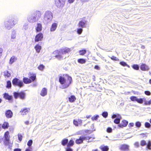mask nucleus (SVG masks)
<instances>
[{
    "instance_id": "1",
    "label": "nucleus",
    "mask_w": 151,
    "mask_h": 151,
    "mask_svg": "<svg viewBox=\"0 0 151 151\" xmlns=\"http://www.w3.org/2000/svg\"><path fill=\"white\" fill-rule=\"evenodd\" d=\"M19 19L10 16L8 19L5 20L3 22V26L5 29L10 30L17 24Z\"/></svg>"
},
{
    "instance_id": "2",
    "label": "nucleus",
    "mask_w": 151,
    "mask_h": 151,
    "mask_svg": "<svg viewBox=\"0 0 151 151\" xmlns=\"http://www.w3.org/2000/svg\"><path fill=\"white\" fill-rule=\"evenodd\" d=\"M70 51V48L65 47L64 48L62 49L59 51L56 50L53 52V54L55 55V57L58 59L60 60L63 58H66V56H64V55Z\"/></svg>"
},
{
    "instance_id": "3",
    "label": "nucleus",
    "mask_w": 151,
    "mask_h": 151,
    "mask_svg": "<svg viewBox=\"0 0 151 151\" xmlns=\"http://www.w3.org/2000/svg\"><path fill=\"white\" fill-rule=\"evenodd\" d=\"M41 15V12L39 11H36L32 13L28 14L27 19L29 23H34L38 19V17H40Z\"/></svg>"
},
{
    "instance_id": "4",
    "label": "nucleus",
    "mask_w": 151,
    "mask_h": 151,
    "mask_svg": "<svg viewBox=\"0 0 151 151\" xmlns=\"http://www.w3.org/2000/svg\"><path fill=\"white\" fill-rule=\"evenodd\" d=\"M72 78L68 75L65 76V78L62 76H60L59 78V81L61 84H64L63 86V88L68 87L71 83Z\"/></svg>"
},
{
    "instance_id": "5",
    "label": "nucleus",
    "mask_w": 151,
    "mask_h": 151,
    "mask_svg": "<svg viewBox=\"0 0 151 151\" xmlns=\"http://www.w3.org/2000/svg\"><path fill=\"white\" fill-rule=\"evenodd\" d=\"M53 19V14L50 11L45 12L43 15V22L45 24H47Z\"/></svg>"
},
{
    "instance_id": "6",
    "label": "nucleus",
    "mask_w": 151,
    "mask_h": 151,
    "mask_svg": "<svg viewBox=\"0 0 151 151\" xmlns=\"http://www.w3.org/2000/svg\"><path fill=\"white\" fill-rule=\"evenodd\" d=\"M94 137H91L86 135H83L81 136L79 138L77 139L76 141V143L77 144H80L82 143L84 140H88V142H91L93 141L94 139Z\"/></svg>"
},
{
    "instance_id": "7",
    "label": "nucleus",
    "mask_w": 151,
    "mask_h": 151,
    "mask_svg": "<svg viewBox=\"0 0 151 151\" xmlns=\"http://www.w3.org/2000/svg\"><path fill=\"white\" fill-rule=\"evenodd\" d=\"M12 84L14 86H17L21 88L24 86L22 81L17 78H14L12 81Z\"/></svg>"
},
{
    "instance_id": "8",
    "label": "nucleus",
    "mask_w": 151,
    "mask_h": 151,
    "mask_svg": "<svg viewBox=\"0 0 151 151\" xmlns=\"http://www.w3.org/2000/svg\"><path fill=\"white\" fill-rule=\"evenodd\" d=\"M14 96L16 99L19 97L21 99L24 100L25 97V93L22 91L20 92H14Z\"/></svg>"
},
{
    "instance_id": "9",
    "label": "nucleus",
    "mask_w": 151,
    "mask_h": 151,
    "mask_svg": "<svg viewBox=\"0 0 151 151\" xmlns=\"http://www.w3.org/2000/svg\"><path fill=\"white\" fill-rule=\"evenodd\" d=\"M66 0H55V4L57 7L61 8L64 6Z\"/></svg>"
},
{
    "instance_id": "10",
    "label": "nucleus",
    "mask_w": 151,
    "mask_h": 151,
    "mask_svg": "<svg viewBox=\"0 0 151 151\" xmlns=\"http://www.w3.org/2000/svg\"><path fill=\"white\" fill-rule=\"evenodd\" d=\"M43 37V35L41 33H39L37 35L35 38V41L37 42L41 41Z\"/></svg>"
},
{
    "instance_id": "11",
    "label": "nucleus",
    "mask_w": 151,
    "mask_h": 151,
    "mask_svg": "<svg viewBox=\"0 0 151 151\" xmlns=\"http://www.w3.org/2000/svg\"><path fill=\"white\" fill-rule=\"evenodd\" d=\"M129 146L127 145L124 144L122 145L120 147L121 150L123 151H128Z\"/></svg>"
},
{
    "instance_id": "12",
    "label": "nucleus",
    "mask_w": 151,
    "mask_h": 151,
    "mask_svg": "<svg viewBox=\"0 0 151 151\" xmlns=\"http://www.w3.org/2000/svg\"><path fill=\"white\" fill-rule=\"evenodd\" d=\"M128 124L127 121L124 120L122 121L118 125V126L120 128H122L123 127H126Z\"/></svg>"
},
{
    "instance_id": "13",
    "label": "nucleus",
    "mask_w": 151,
    "mask_h": 151,
    "mask_svg": "<svg viewBox=\"0 0 151 151\" xmlns=\"http://www.w3.org/2000/svg\"><path fill=\"white\" fill-rule=\"evenodd\" d=\"M5 114L8 118H11L12 116L13 113L10 110H7L5 112Z\"/></svg>"
},
{
    "instance_id": "14",
    "label": "nucleus",
    "mask_w": 151,
    "mask_h": 151,
    "mask_svg": "<svg viewBox=\"0 0 151 151\" xmlns=\"http://www.w3.org/2000/svg\"><path fill=\"white\" fill-rule=\"evenodd\" d=\"M29 77L32 82L34 81L36 79V75L35 73H30L29 74Z\"/></svg>"
},
{
    "instance_id": "15",
    "label": "nucleus",
    "mask_w": 151,
    "mask_h": 151,
    "mask_svg": "<svg viewBox=\"0 0 151 151\" xmlns=\"http://www.w3.org/2000/svg\"><path fill=\"white\" fill-rule=\"evenodd\" d=\"M29 110V109L28 108H24L21 110L20 112L22 113L21 114L22 115L26 114L28 112Z\"/></svg>"
},
{
    "instance_id": "16",
    "label": "nucleus",
    "mask_w": 151,
    "mask_h": 151,
    "mask_svg": "<svg viewBox=\"0 0 151 151\" xmlns=\"http://www.w3.org/2000/svg\"><path fill=\"white\" fill-rule=\"evenodd\" d=\"M42 25L40 23H37L36 27V30L37 32H38L41 31L42 30Z\"/></svg>"
},
{
    "instance_id": "17",
    "label": "nucleus",
    "mask_w": 151,
    "mask_h": 151,
    "mask_svg": "<svg viewBox=\"0 0 151 151\" xmlns=\"http://www.w3.org/2000/svg\"><path fill=\"white\" fill-rule=\"evenodd\" d=\"M40 95L42 96H44L47 94V89L45 88H43L41 91L40 93Z\"/></svg>"
},
{
    "instance_id": "18",
    "label": "nucleus",
    "mask_w": 151,
    "mask_h": 151,
    "mask_svg": "<svg viewBox=\"0 0 151 151\" xmlns=\"http://www.w3.org/2000/svg\"><path fill=\"white\" fill-rule=\"evenodd\" d=\"M141 69L143 71L148 70L149 69L148 67L145 64H142L140 66Z\"/></svg>"
},
{
    "instance_id": "19",
    "label": "nucleus",
    "mask_w": 151,
    "mask_h": 151,
    "mask_svg": "<svg viewBox=\"0 0 151 151\" xmlns=\"http://www.w3.org/2000/svg\"><path fill=\"white\" fill-rule=\"evenodd\" d=\"M23 81L25 84H29L32 82V80L29 78L24 77L23 78Z\"/></svg>"
},
{
    "instance_id": "20",
    "label": "nucleus",
    "mask_w": 151,
    "mask_h": 151,
    "mask_svg": "<svg viewBox=\"0 0 151 151\" xmlns=\"http://www.w3.org/2000/svg\"><path fill=\"white\" fill-rule=\"evenodd\" d=\"M57 26L58 24L56 23L52 24L50 29V31L53 32L55 31L56 30Z\"/></svg>"
},
{
    "instance_id": "21",
    "label": "nucleus",
    "mask_w": 151,
    "mask_h": 151,
    "mask_svg": "<svg viewBox=\"0 0 151 151\" xmlns=\"http://www.w3.org/2000/svg\"><path fill=\"white\" fill-rule=\"evenodd\" d=\"M16 31L15 30L13 29L12 30L11 35V38L12 39H14L16 37Z\"/></svg>"
},
{
    "instance_id": "22",
    "label": "nucleus",
    "mask_w": 151,
    "mask_h": 151,
    "mask_svg": "<svg viewBox=\"0 0 151 151\" xmlns=\"http://www.w3.org/2000/svg\"><path fill=\"white\" fill-rule=\"evenodd\" d=\"M86 22H84L82 20L80 21L78 24V27L81 28H83L85 27Z\"/></svg>"
},
{
    "instance_id": "23",
    "label": "nucleus",
    "mask_w": 151,
    "mask_h": 151,
    "mask_svg": "<svg viewBox=\"0 0 151 151\" xmlns=\"http://www.w3.org/2000/svg\"><path fill=\"white\" fill-rule=\"evenodd\" d=\"M4 97L6 99L11 100L12 99V97L9 95L8 93H5L4 94Z\"/></svg>"
},
{
    "instance_id": "24",
    "label": "nucleus",
    "mask_w": 151,
    "mask_h": 151,
    "mask_svg": "<svg viewBox=\"0 0 151 151\" xmlns=\"http://www.w3.org/2000/svg\"><path fill=\"white\" fill-rule=\"evenodd\" d=\"M122 119L121 116H118L117 118H116L114 120V122L116 124H118L120 122V119Z\"/></svg>"
},
{
    "instance_id": "25",
    "label": "nucleus",
    "mask_w": 151,
    "mask_h": 151,
    "mask_svg": "<svg viewBox=\"0 0 151 151\" xmlns=\"http://www.w3.org/2000/svg\"><path fill=\"white\" fill-rule=\"evenodd\" d=\"M68 99L70 102H73L76 100V98L74 95H72L68 98Z\"/></svg>"
},
{
    "instance_id": "26",
    "label": "nucleus",
    "mask_w": 151,
    "mask_h": 151,
    "mask_svg": "<svg viewBox=\"0 0 151 151\" xmlns=\"http://www.w3.org/2000/svg\"><path fill=\"white\" fill-rule=\"evenodd\" d=\"M9 132L8 131H7L5 132L4 134L5 139L7 142H9Z\"/></svg>"
},
{
    "instance_id": "27",
    "label": "nucleus",
    "mask_w": 151,
    "mask_h": 151,
    "mask_svg": "<svg viewBox=\"0 0 151 151\" xmlns=\"http://www.w3.org/2000/svg\"><path fill=\"white\" fill-rule=\"evenodd\" d=\"M4 75L6 78H9L11 76V73L8 71H6L4 72Z\"/></svg>"
},
{
    "instance_id": "28",
    "label": "nucleus",
    "mask_w": 151,
    "mask_h": 151,
    "mask_svg": "<svg viewBox=\"0 0 151 151\" xmlns=\"http://www.w3.org/2000/svg\"><path fill=\"white\" fill-rule=\"evenodd\" d=\"M17 60V58L14 56H13L10 58L9 62L10 64H12Z\"/></svg>"
},
{
    "instance_id": "29",
    "label": "nucleus",
    "mask_w": 151,
    "mask_h": 151,
    "mask_svg": "<svg viewBox=\"0 0 151 151\" xmlns=\"http://www.w3.org/2000/svg\"><path fill=\"white\" fill-rule=\"evenodd\" d=\"M36 51L38 53H39L41 49V47L38 44L35 47Z\"/></svg>"
},
{
    "instance_id": "30",
    "label": "nucleus",
    "mask_w": 151,
    "mask_h": 151,
    "mask_svg": "<svg viewBox=\"0 0 151 151\" xmlns=\"http://www.w3.org/2000/svg\"><path fill=\"white\" fill-rule=\"evenodd\" d=\"M9 126L8 123L6 122H4L3 124L2 125V127L3 129H5L7 128Z\"/></svg>"
},
{
    "instance_id": "31",
    "label": "nucleus",
    "mask_w": 151,
    "mask_h": 151,
    "mask_svg": "<svg viewBox=\"0 0 151 151\" xmlns=\"http://www.w3.org/2000/svg\"><path fill=\"white\" fill-rule=\"evenodd\" d=\"M68 142V139H64L62 140V144L63 146L66 145Z\"/></svg>"
},
{
    "instance_id": "32",
    "label": "nucleus",
    "mask_w": 151,
    "mask_h": 151,
    "mask_svg": "<svg viewBox=\"0 0 151 151\" xmlns=\"http://www.w3.org/2000/svg\"><path fill=\"white\" fill-rule=\"evenodd\" d=\"M78 62L81 64L85 63L86 62L85 59L83 58H80L78 60Z\"/></svg>"
},
{
    "instance_id": "33",
    "label": "nucleus",
    "mask_w": 151,
    "mask_h": 151,
    "mask_svg": "<svg viewBox=\"0 0 151 151\" xmlns=\"http://www.w3.org/2000/svg\"><path fill=\"white\" fill-rule=\"evenodd\" d=\"M101 149L102 151H108L109 148L107 146H101Z\"/></svg>"
},
{
    "instance_id": "34",
    "label": "nucleus",
    "mask_w": 151,
    "mask_h": 151,
    "mask_svg": "<svg viewBox=\"0 0 151 151\" xmlns=\"http://www.w3.org/2000/svg\"><path fill=\"white\" fill-rule=\"evenodd\" d=\"M12 84L10 81H8L7 82V84L6 86V88H10L11 87Z\"/></svg>"
},
{
    "instance_id": "35",
    "label": "nucleus",
    "mask_w": 151,
    "mask_h": 151,
    "mask_svg": "<svg viewBox=\"0 0 151 151\" xmlns=\"http://www.w3.org/2000/svg\"><path fill=\"white\" fill-rule=\"evenodd\" d=\"M120 64L123 66H127L128 67V68H130V66L128 65L127 63H125V62H123V61H122V62H120Z\"/></svg>"
},
{
    "instance_id": "36",
    "label": "nucleus",
    "mask_w": 151,
    "mask_h": 151,
    "mask_svg": "<svg viewBox=\"0 0 151 151\" xmlns=\"http://www.w3.org/2000/svg\"><path fill=\"white\" fill-rule=\"evenodd\" d=\"M74 144V141L72 140H70L69 143L68 144L67 146L70 147L72 146Z\"/></svg>"
},
{
    "instance_id": "37",
    "label": "nucleus",
    "mask_w": 151,
    "mask_h": 151,
    "mask_svg": "<svg viewBox=\"0 0 151 151\" xmlns=\"http://www.w3.org/2000/svg\"><path fill=\"white\" fill-rule=\"evenodd\" d=\"M132 68L136 70H138L139 69V66L137 64H134L132 66Z\"/></svg>"
},
{
    "instance_id": "38",
    "label": "nucleus",
    "mask_w": 151,
    "mask_h": 151,
    "mask_svg": "<svg viewBox=\"0 0 151 151\" xmlns=\"http://www.w3.org/2000/svg\"><path fill=\"white\" fill-rule=\"evenodd\" d=\"M28 27V24L27 23H25L23 26V29L24 30H27Z\"/></svg>"
},
{
    "instance_id": "39",
    "label": "nucleus",
    "mask_w": 151,
    "mask_h": 151,
    "mask_svg": "<svg viewBox=\"0 0 151 151\" xmlns=\"http://www.w3.org/2000/svg\"><path fill=\"white\" fill-rule=\"evenodd\" d=\"M86 50H80L79 51V53L80 55H83L86 53Z\"/></svg>"
},
{
    "instance_id": "40",
    "label": "nucleus",
    "mask_w": 151,
    "mask_h": 151,
    "mask_svg": "<svg viewBox=\"0 0 151 151\" xmlns=\"http://www.w3.org/2000/svg\"><path fill=\"white\" fill-rule=\"evenodd\" d=\"M99 117V116L98 115H96L95 116H94L93 117H92L91 118V119L93 120H97V119Z\"/></svg>"
},
{
    "instance_id": "41",
    "label": "nucleus",
    "mask_w": 151,
    "mask_h": 151,
    "mask_svg": "<svg viewBox=\"0 0 151 151\" xmlns=\"http://www.w3.org/2000/svg\"><path fill=\"white\" fill-rule=\"evenodd\" d=\"M135 126L138 128L140 127L141 126V123L139 121L136 122L135 123Z\"/></svg>"
},
{
    "instance_id": "42",
    "label": "nucleus",
    "mask_w": 151,
    "mask_h": 151,
    "mask_svg": "<svg viewBox=\"0 0 151 151\" xmlns=\"http://www.w3.org/2000/svg\"><path fill=\"white\" fill-rule=\"evenodd\" d=\"M102 115L104 118H106L108 115V112L106 111H104L102 113Z\"/></svg>"
},
{
    "instance_id": "43",
    "label": "nucleus",
    "mask_w": 151,
    "mask_h": 151,
    "mask_svg": "<svg viewBox=\"0 0 151 151\" xmlns=\"http://www.w3.org/2000/svg\"><path fill=\"white\" fill-rule=\"evenodd\" d=\"M38 68L39 70L42 71L45 68V66L42 64H41L38 67Z\"/></svg>"
},
{
    "instance_id": "44",
    "label": "nucleus",
    "mask_w": 151,
    "mask_h": 151,
    "mask_svg": "<svg viewBox=\"0 0 151 151\" xmlns=\"http://www.w3.org/2000/svg\"><path fill=\"white\" fill-rule=\"evenodd\" d=\"M145 127L146 128H150V127L151 125L150 123L148 122H146L145 123Z\"/></svg>"
},
{
    "instance_id": "45",
    "label": "nucleus",
    "mask_w": 151,
    "mask_h": 151,
    "mask_svg": "<svg viewBox=\"0 0 151 151\" xmlns=\"http://www.w3.org/2000/svg\"><path fill=\"white\" fill-rule=\"evenodd\" d=\"M151 142L150 141H149L148 142V143L147 145V148L150 150H151Z\"/></svg>"
},
{
    "instance_id": "46",
    "label": "nucleus",
    "mask_w": 151,
    "mask_h": 151,
    "mask_svg": "<svg viewBox=\"0 0 151 151\" xmlns=\"http://www.w3.org/2000/svg\"><path fill=\"white\" fill-rule=\"evenodd\" d=\"M147 145L146 141L144 140H142L141 141L140 145L142 146H144Z\"/></svg>"
},
{
    "instance_id": "47",
    "label": "nucleus",
    "mask_w": 151,
    "mask_h": 151,
    "mask_svg": "<svg viewBox=\"0 0 151 151\" xmlns=\"http://www.w3.org/2000/svg\"><path fill=\"white\" fill-rule=\"evenodd\" d=\"M137 98L135 96H132L130 97V99L132 101H137Z\"/></svg>"
},
{
    "instance_id": "48",
    "label": "nucleus",
    "mask_w": 151,
    "mask_h": 151,
    "mask_svg": "<svg viewBox=\"0 0 151 151\" xmlns=\"http://www.w3.org/2000/svg\"><path fill=\"white\" fill-rule=\"evenodd\" d=\"M33 141L31 139L29 140L27 143V145L28 146H29V147H30L31 146L32 144Z\"/></svg>"
},
{
    "instance_id": "49",
    "label": "nucleus",
    "mask_w": 151,
    "mask_h": 151,
    "mask_svg": "<svg viewBox=\"0 0 151 151\" xmlns=\"http://www.w3.org/2000/svg\"><path fill=\"white\" fill-rule=\"evenodd\" d=\"M121 116L120 114H114L111 117V118L112 119H114V118H117L118 116Z\"/></svg>"
},
{
    "instance_id": "50",
    "label": "nucleus",
    "mask_w": 151,
    "mask_h": 151,
    "mask_svg": "<svg viewBox=\"0 0 151 151\" xmlns=\"http://www.w3.org/2000/svg\"><path fill=\"white\" fill-rule=\"evenodd\" d=\"M137 101L139 103L142 104L143 102V100L142 99H138L137 98Z\"/></svg>"
},
{
    "instance_id": "51",
    "label": "nucleus",
    "mask_w": 151,
    "mask_h": 151,
    "mask_svg": "<svg viewBox=\"0 0 151 151\" xmlns=\"http://www.w3.org/2000/svg\"><path fill=\"white\" fill-rule=\"evenodd\" d=\"M83 31V29L82 28H79L77 29V32L79 34H81Z\"/></svg>"
},
{
    "instance_id": "52",
    "label": "nucleus",
    "mask_w": 151,
    "mask_h": 151,
    "mask_svg": "<svg viewBox=\"0 0 151 151\" xmlns=\"http://www.w3.org/2000/svg\"><path fill=\"white\" fill-rule=\"evenodd\" d=\"M18 136L19 140L20 141H21L22 139V135L20 134H18Z\"/></svg>"
},
{
    "instance_id": "53",
    "label": "nucleus",
    "mask_w": 151,
    "mask_h": 151,
    "mask_svg": "<svg viewBox=\"0 0 151 151\" xmlns=\"http://www.w3.org/2000/svg\"><path fill=\"white\" fill-rule=\"evenodd\" d=\"M73 124H74L76 126H78V122L76 120H73Z\"/></svg>"
},
{
    "instance_id": "54",
    "label": "nucleus",
    "mask_w": 151,
    "mask_h": 151,
    "mask_svg": "<svg viewBox=\"0 0 151 151\" xmlns=\"http://www.w3.org/2000/svg\"><path fill=\"white\" fill-rule=\"evenodd\" d=\"M145 93L146 95L148 96H149L151 95V93L149 91H145Z\"/></svg>"
},
{
    "instance_id": "55",
    "label": "nucleus",
    "mask_w": 151,
    "mask_h": 151,
    "mask_svg": "<svg viewBox=\"0 0 151 151\" xmlns=\"http://www.w3.org/2000/svg\"><path fill=\"white\" fill-rule=\"evenodd\" d=\"M66 151H73V150L70 148V147H68L66 149Z\"/></svg>"
},
{
    "instance_id": "56",
    "label": "nucleus",
    "mask_w": 151,
    "mask_h": 151,
    "mask_svg": "<svg viewBox=\"0 0 151 151\" xmlns=\"http://www.w3.org/2000/svg\"><path fill=\"white\" fill-rule=\"evenodd\" d=\"M112 131V129L111 127H108L107 129V131L108 132H111Z\"/></svg>"
},
{
    "instance_id": "57",
    "label": "nucleus",
    "mask_w": 151,
    "mask_h": 151,
    "mask_svg": "<svg viewBox=\"0 0 151 151\" xmlns=\"http://www.w3.org/2000/svg\"><path fill=\"white\" fill-rule=\"evenodd\" d=\"M3 50L0 47V59L2 56Z\"/></svg>"
},
{
    "instance_id": "58",
    "label": "nucleus",
    "mask_w": 151,
    "mask_h": 151,
    "mask_svg": "<svg viewBox=\"0 0 151 151\" xmlns=\"http://www.w3.org/2000/svg\"><path fill=\"white\" fill-rule=\"evenodd\" d=\"M111 59L113 60H117L118 59V58L116 57L113 56L111 58Z\"/></svg>"
},
{
    "instance_id": "59",
    "label": "nucleus",
    "mask_w": 151,
    "mask_h": 151,
    "mask_svg": "<svg viewBox=\"0 0 151 151\" xmlns=\"http://www.w3.org/2000/svg\"><path fill=\"white\" fill-rule=\"evenodd\" d=\"M78 122V124L79 125H81V123H82V121L80 119H78L77 121Z\"/></svg>"
},
{
    "instance_id": "60",
    "label": "nucleus",
    "mask_w": 151,
    "mask_h": 151,
    "mask_svg": "<svg viewBox=\"0 0 151 151\" xmlns=\"http://www.w3.org/2000/svg\"><path fill=\"white\" fill-rule=\"evenodd\" d=\"M134 145L137 147H138L139 146V142H136L134 143Z\"/></svg>"
},
{
    "instance_id": "61",
    "label": "nucleus",
    "mask_w": 151,
    "mask_h": 151,
    "mask_svg": "<svg viewBox=\"0 0 151 151\" xmlns=\"http://www.w3.org/2000/svg\"><path fill=\"white\" fill-rule=\"evenodd\" d=\"M32 148L31 147H29V148L26 149L25 151H32Z\"/></svg>"
},
{
    "instance_id": "62",
    "label": "nucleus",
    "mask_w": 151,
    "mask_h": 151,
    "mask_svg": "<svg viewBox=\"0 0 151 151\" xmlns=\"http://www.w3.org/2000/svg\"><path fill=\"white\" fill-rule=\"evenodd\" d=\"M134 125V124L133 123H131L129 124V126L130 127H133Z\"/></svg>"
},
{
    "instance_id": "63",
    "label": "nucleus",
    "mask_w": 151,
    "mask_h": 151,
    "mask_svg": "<svg viewBox=\"0 0 151 151\" xmlns=\"http://www.w3.org/2000/svg\"><path fill=\"white\" fill-rule=\"evenodd\" d=\"M21 150L19 148H16L14 150V151H21Z\"/></svg>"
},
{
    "instance_id": "64",
    "label": "nucleus",
    "mask_w": 151,
    "mask_h": 151,
    "mask_svg": "<svg viewBox=\"0 0 151 151\" xmlns=\"http://www.w3.org/2000/svg\"><path fill=\"white\" fill-rule=\"evenodd\" d=\"M74 0H68V2L69 3H72L73 2Z\"/></svg>"
}]
</instances>
